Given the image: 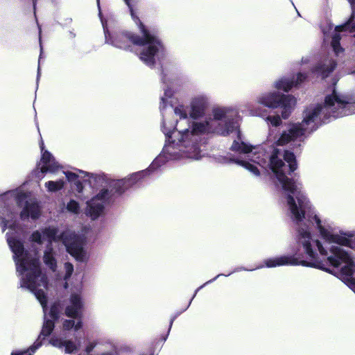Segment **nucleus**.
<instances>
[{
    "label": "nucleus",
    "instance_id": "f257e3e1",
    "mask_svg": "<svg viewBox=\"0 0 355 355\" xmlns=\"http://www.w3.org/2000/svg\"><path fill=\"white\" fill-rule=\"evenodd\" d=\"M161 80L164 84V93L161 97L159 109L162 115V130L167 139V144L147 170L133 173L123 180H113L104 173L79 171L80 174L89 178L91 185L103 187L87 202L86 214L92 219L100 216L105 206L112 202L116 197L166 162L200 159L202 156L200 148L205 135L216 132L225 136L238 128L235 120L238 110L229 107L214 108L212 117L204 121H191L184 105H179L173 108V91L171 87L176 85L173 74L164 69Z\"/></svg>",
    "mask_w": 355,
    "mask_h": 355
},
{
    "label": "nucleus",
    "instance_id": "f03ea898",
    "mask_svg": "<svg viewBox=\"0 0 355 355\" xmlns=\"http://www.w3.org/2000/svg\"><path fill=\"white\" fill-rule=\"evenodd\" d=\"M24 206L20 212L22 220L31 217L37 219L41 215V207L36 201H28V195L22 189L8 191L0 196V226L4 232L6 228L10 231L6 233L8 244L13 253L18 276L20 277V286L34 293L43 309L44 322L42 329L43 337L48 336L52 332L55 322L59 318L61 306L55 302L47 313V279L42 273L38 258L32 257L24 250L23 243L17 239L20 228L16 218L19 209Z\"/></svg>",
    "mask_w": 355,
    "mask_h": 355
},
{
    "label": "nucleus",
    "instance_id": "7ed1b4c3",
    "mask_svg": "<svg viewBox=\"0 0 355 355\" xmlns=\"http://www.w3.org/2000/svg\"><path fill=\"white\" fill-rule=\"evenodd\" d=\"M24 206L20 212L22 220L31 217L37 219L41 215V207L36 201H28V195L22 189L8 191L0 196V226L4 232L6 228L10 231L6 233L8 244L13 253L18 276L20 277V286L34 293L43 309L44 322L42 329L43 337L48 336L52 332L55 322L59 318L61 306L55 302L47 313V279L42 273L38 258L32 257L24 250L23 243L17 239L20 228L16 218L19 209Z\"/></svg>",
    "mask_w": 355,
    "mask_h": 355
},
{
    "label": "nucleus",
    "instance_id": "20e7f679",
    "mask_svg": "<svg viewBox=\"0 0 355 355\" xmlns=\"http://www.w3.org/2000/svg\"><path fill=\"white\" fill-rule=\"evenodd\" d=\"M270 166L280 183L291 218L296 226L297 250L295 255L281 256L265 260L266 267L281 266H311L310 216L306 214L309 198L303 191L302 184L289 179L286 174L296 169L295 157L288 150L275 149L270 157Z\"/></svg>",
    "mask_w": 355,
    "mask_h": 355
},
{
    "label": "nucleus",
    "instance_id": "39448f33",
    "mask_svg": "<svg viewBox=\"0 0 355 355\" xmlns=\"http://www.w3.org/2000/svg\"><path fill=\"white\" fill-rule=\"evenodd\" d=\"M128 6L132 19L135 21L142 33V37L135 36L128 32H116L110 35L108 32L105 21L101 17V12L99 11L102 26L103 28L105 42L112 46L123 49H130L133 46L138 47L139 56L140 60L148 66H153L156 60H159L164 54V46L154 32L146 28L136 16L132 5V0H124Z\"/></svg>",
    "mask_w": 355,
    "mask_h": 355
},
{
    "label": "nucleus",
    "instance_id": "423d86ee",
    "mask_svg": "<svg viewBox=\"0 0 355 355\" xmlns=\"http://www.w3.org/2000/svg\"><path fill=\"white\" fill-rule=\"evenodd\" d=\"M86 239L85 234H76L69 230L63 232L60 236H58V229L54 227L36 230L30 236V241L37 244H42L44 241L49 243L44 252L43 261L53 271H55L57 268L55 253L51 247L53 241H62L67 251L71 256L78 261H85L87 259V252L83 247Z\"/></svg>",
    "mask_w": 355,
    "mask_h": 355
},
{
    "label": "nucleus",
    "instance_id": "0eeeda50",
    "mask_svg": "<svg viewBox=\"0 0 355 355\" xmlns=\"http://www.w3.org/2000/svg\"><path fill=\"white\" fill-rule=\"evenodd\" d=\"M231 150L239 154V157H231L226 162H234L248 169L253 175L258 176L259 171L257 165L265 167L269 156L262 147H254L245 144L238 135L237 140L232 145Z\"/></svg>",
    "mask_w": 355,
    "mask_h": 355
},
{
    "label": "nucleus",
    "instance_id": "6e6552de",
    "mask_svg": "<svg viewBox=\"0 0 355 355\" xmlns=\"http://www.w3.org/2000/svg\"><path fill=\"white\" fill-rule=\"evenodd\" d=\"M310 123L311 112H306L302 122L288 124L277 140V145H289L293 148L300 147L306 138V134Z\"/></svg>",
    "mask_w": 355,
    "mask_h": 355
},
{
    "label": "nucleus",
    "instance_id": "1a4fd4ad",
    "mask_svg": "<svg viewBox=\"0 0 355 355\" xmlns=\"http://www.w3.org/2000/svg\"><path fill=\"white\" fill-rule=\"evenodd\" d=\"M83 306L84 302L82 297V286L79 285L76 288V290L71 293L68 304L65 308V314L67 316L79 319L76 322L73 320H64L62 323L64 330L73 329L75 331H78L82 328L83 322L80 316Z\"/></svg>",
    "mask_w": 355,
    "mask_h": 355
},
{
    "label": "nucleus",
    "instance_id": "9d476101",
    "mask_svg": "<svg viewBox=\"0 0 355 355\" xmlns=\"http://www.w3.org/2000/svg\"><path fill=\"white\" fill-rule=\"evenodd\" d=\"M257 103L268 108H282V116L286 119L291 115L296 104V99L291 95L282 94L278 92H268L257 98Z\"/></svg>",
    "mask_w": 355,
    "mask_h": 355
},
{
    "label": "nucleus",
    "instance_id": "9b49d317",
    "mask_svg": "<svg viewBox=\"0 0 355 355\" xmlns=\"http://www.w3.org/2000/svg\"><path fill=\"white\" fill-rule=\"evenodd\" d=\"M40 148L42 150V158L40 161V171L42 173H56L62 169V166L55 160L53 156L46 150H44V143L41 141Z\"/></svg>",
    "mask_w": 355,
    "mask_h": 355
},
{
    "label": "nucleus",
    "instance_id": "f8f14e48",
    "mask_svg": "<svg viewBox=\"0 0 355 355\" xmlns=\"http://www.w3.org/2000/svg\"><path fill=\"white\" fill-rule=\"evenodd\" d=\"M209 105V97L205 94L194 96L190 103V116L193 119L201 117Z\"/></svg>",
    "mask_w": 355,
    "mask_h": 355
},
{
    "label": "nucleus",
    "instance_id": "ddd939ff",
    "mask_svg": "<svg viewBox=\"0 0 355 355\" xmlns=\"http://www.w3.org/2000/svg\"><path fill=\"white\" fill-rule=\"evenodd\" d=\"M306 78V76L302 73H299L296 78L284 77L275 82L274 86L278 90H283L288 92L293 87H297Z\"/></svg>",
    "mask_w": 355,
    "mask_h": 355
},
{
    "label": "nucleus",
    "instance_id": "4468645a",
    "mask_svg": "<svg viewBox=\"0 0 355 355\" xmlns=\"http://www.w3.org/2000/svg\"><path fill=\"white\" fill-rule=\"evenodd\" d=\"M49 343L53 347L59 349L64 348V352L67 354L73 353L78 349V345H77L73 340H66L56 336H53L51 338Z\"/></svg>",
    "mask_w": 355,
    "mask_h": 355
},
{
    "label": "nucleus",
    "instance_id": "2eb2a0df",
    "mask_svg": "<svg viewBox=\"0 0 355 355\" xmlns=\"http://www.w3.org/2000/svg\"><path fill=\"white\" fill-rule=\"evenodd\" d=\"M107 344L112 345V343L110 342H107L102 338L94 340H88L85 345V352L86 355H92L90 353L95 349H100L101 346ZM101 355H114L111 352L103 353Z\"/></svg>",
    "mask_w": 355,
    "mask_h": 355
},
{
    "label": "nucleus",
    "instance_id": "dca6fc26",
    "mask_svg": "<svg viewBox=\"0 0 355 355\" xmlns=\"http://www.w3.org/2000/svg\"><path fill=\"white\" fill-rule=\"evenodd\" d=\"M64 185L63 179H59L57 181H48L45 183V187L49 192H55L61 190Z\"/></svg>",
    "mask_w": 355,
    "mask_h": 355
},
{
    "label": "nucleus",
    "instance_id": "f3484780",
    "mask_svg": "<svg viewBox=\"0 0 355 355\" xmlns=\"http://www.w3.org/2000/svg\"><path fill=\"white\" fill-rule=\"evenodd\" d=\"M41 336H43L42 334L39 336V338L28 349L24 351H15L13 352L11 355H31L29 352L30 350L31 352L34 353L42 345V341L40 340Z\"/></svg>",
    "mask_w": 355,
    "mask_h": 355
},
{
    "label": "nucleus",
    "instance_id": "a211bd4d",
    "mask_svg": "<svg viewBox=\"0 0 355 355\" xmlns=\"http://www.w3.org/2000/svg\"><path fill=\"white\" fill-rule=\"evenodd\" d=\"M62 173L65 175L66 178L69 182H74L77 187L78 191H81L82 190V184L78 180L79 175L69 171H62Z\"/></svg>",
    "mask_w": 355,
    "mask_h": 355
},
{
    "label": "nucleus",
    "instance_id": "6ab92c4d",
    "mask_svg": "<svg viewBox=\"0 0 355 355\" xmlns=\"http://www.w3.org/2000/svg\"><path fill=\"white\" fill-rule=\"evenodd\" d=\"M246 107L248 108V111L249 112V114H250L252 116H265L264 111H263L260 108L254 109L253 107V105L252 103H248L246 105Z\"/></svg>",
    "mask_w": 355,
    "mask_h": 355
},
{
    "label": "nucleus",
    "instance_id": "aec40b11",
    "mask_svg": "<svg viewBox=\"0 0 355 355\" xmlns=\"http://www.w3.org/2000/svg\"><path fill=\"white\" fill-rule=\"evenodd\" d=\"M67 209L73 214H78L80 210L79 204L76 201L71 200L67 205Z\"/></svg>",
    "mask_w": 355,
    "mask_h": 355
},
{
    "label": "nucleus",
    "instance_id": "412c9836",
    "mask_svg": "<svg viewBox=\"0 0 355 355\" xmlns=\"http://www.w3.org/2000/svg\"><path fill=\"white\" fill-rule=\"evenodd\" d=\"M266 121L270 123L273 126H279L282 123V120L279 116H267Z\"/></svg>",
    "mask_w": 355,
    "mask_h": 355
},
{
    "label": "nucleus",
    "instance_id": "4be33fe9",
    "mask_svg": "<svg viewBox=\"0 0 355 355\" xmlns=\"http://www.w3.org/2000/svg\"><path fill=\"white\" fill-rule=\"evenodd\" d=\"M64 268L65 270L64 279V280H67L71 277L73 272V266L71 263L66 262L64 265Z\"/></svg>",
    "mask_w": 355,
    "mask_h": 355
},
{
    "label": "nucleus",
    "instance_id": "5701e85b",
    "mask_svg": "<svg viewBox=\"0 0 355 355\" xmlns=\"http://www.w3.org/2000/svg\"><path fill=\"white\" fill-rule=\"evenodd\" d=\"M221 275H222V274H219V275H217L216 277H215L214 279H211V280H209V281L207 282H206V283H205L203 285H202L201 286H200V287H199V288L196 291V292H195V293H194V295H193V297H192L191 300L193 299V297L196 296V295L197 292H198L200 289H201V288H202L203 286H205V285H207V284H209V283L213 282L214 281H215L218 277H220V276H221Z\"/></svg>",
    "mask_w": 355,
    "mask_h": 355
},
{
    "label": "nucleus",
    "instance_id": "b1692460",
    "mask_svg": "<svg viewBox=\"0 0 355 355\" xmlns=\"http://www.w3.org/2000/svg\"><path fill=\"white\" fill-rule=\"evenodd\" d=\"M41 53H42V49L41 48ZM42 53H40V56L39 58V65H38V69H37V79L39 78V76L40 74V60H41Z\"/></svg>",
    "mask_w": 355,
    "mask_h": 355
},
{
    "label": "nucleus",
    "instance_id": "393cba45",
    "mask_svg": "<svg viewBox=\"0 0 355 355\" xmlns=\"http://www.w3.org/2000/svg\"><path fill=\"white\" fill-rule=\"evenodd\" d=\"M173 322V319H172V320H171V322H170V328H171V326H172Z\"/></svg>",
    "mask_w": 355,
    "mask_h": 355
},
{
    "label": "nucleus",
    "instance_id": "a878e982",
    "mask_svg": "<svg viewBox=\"0 0 355 355\" xmlns=\"http://www.w3.org/2000/svg\"><path fill=\"white\" fill-rule=\"evenodd\" d=\"M97 3H98V8H100V6H99V0H97Z\"/></svg>",
    "mask_w": 355,
    "mask_h": 355
},
{
    "label": "nucleus",
    "instance_id": "bb28decb",
    "mask_svg": "<svg viewBox=\"0 0 355 355\" xmlns=\"http://www.w3.org/2000/svg\"><path fill=\"white\" fill-rule=\"evenodd\" d=\"M64 287H65V288H67V282L65 283V286H64Z\"/></svg>",
    "mask_w": 355,
    "mask_h": 355
}]
</instances>
